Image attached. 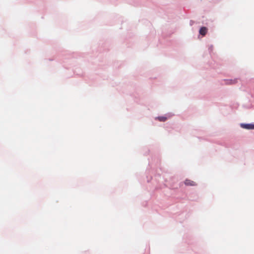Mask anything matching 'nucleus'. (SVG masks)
Returning a JSON list of instances; mask_svg holds the SVG:
<instances>
[{"label":"nucleus","mask_w":254,"mask_h":254,"mask_svg":"<svg viewBox=\"0 0 254 254\" xmlns=\"http://www.w3.org/2000/svg\"><path fill=\"white\" fill-rule=\"evenodd\" d=\"M185 184L186 186H195V183L193 181H192L190 180H186L185 181Z\"/></svg>","instance_id":"20e7f679"},{"label":"nucleus","mask_w":254,"mask_h":254,"mask_svg":"<svg viewBox=\"0 0 254 254\" xmlns=\"http://www.w3.org/2000/svg\"><path fill=\"white\" fill-rule=\"evenodd\" d=\"M150 181L149 180H147V182H149Z\"/></svg>","instance_id":"423d86ee"},{"label":"nucleus","mask_w":254,"mask_h":254,"mask_svg":"<svg viewBox=\"0 0 254 254\" xmlns=\"http://www.w3.org/2000/svg\"><path fill=\"white\" fill-rule=\"evenodd\" d=\"M199 34L202 36H205L207 32V28L205 27H202L199 30Z\"/></svg>","instance_id":"7ed1b4c3"},{"label":"nucleus","mask_w":254,"mask_h":254,"mask_svg":"<svg viewBox=\"0 0 254 254\" xmlns=\"http://www.w3.org/2000/svg\"><path fill=\"white\" fill-rule=\"evenodd\" d=\"M240 127L242 128L247 129H254V123H251V124L241 123Z\"/></svg>","instance_id":"f03ea898"},{"label":"nucleus","mask_w":254,"mask_h":254,"mask_svg":"<svg viewBox=\"0 0 254 254\" xmlns=\"http://www.w3.org/2000/svg\"><path fill=\"white\" fill-rule=\"evenodd\" d=\"M174 114H172L171 113H168L164 115V116H158L155 118V119L156 120H158L160 122H164L166 121L167 119L170 118L172 116H174Z\"/></svg>","instance_id":"f257e3e1"},{"label":"nucleus","mask_w":254,"mask_h":254,"mask_svg":"<svg viewBox=\"0 0 254 254\" xmlns=\"http://www.w3.org/2000/svg\"><path fill=\"white\" fill-rule=\"evenodd\" d=\"M228 82L229 84H235L237 82V80L235 79V80H228Z\"/></svg>","instance_id":"39448f33"}]
</instances>
